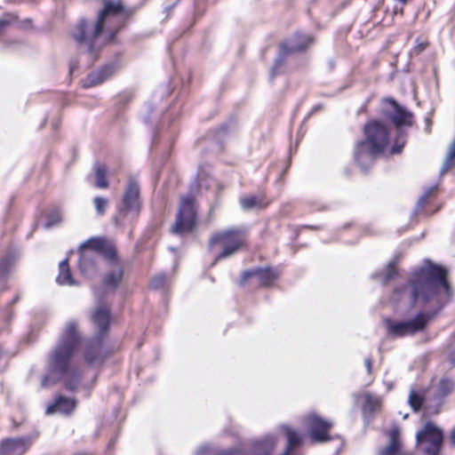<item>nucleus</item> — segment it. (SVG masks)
<instances>
[{
	"label": "nucleus",
	"mask_w": 455,
	"mask_h": 455,
	"mask_svg": "<svg viewBox=\"0 0 455 455\" xmlns=\"http://www.w3.org/2000/svg\"><path fill=\"white\" fill-rule=\"evenodd\" d=\"M239 202L242 209L244 211L263 209L267 205V204L264 203L263 197L258 196L241 197Z\"/></svg>",
	"instance_id": "412c9836"
},
{
	"label": "nucleus",
	"mask_w": 455,
	"mask_h": 455,
	"mask_svg": "<svg viewBox=\"0 0 455 455\" xmlns=\"http://www.w3.org/2000/svg\"><path fill=\"white\" fill-rule=\"evenodd\" d=\"M320 108H321V107H320V106H315V107L312 109V111H311V113H310V114H312L313 112H315V111L319 110Z\"/></svg>",
	"instance_id": "79ce46f5"
},
{
	"label": "nucleus",
	"mask_w": 455,
	"mask_h": 455,
	"mask_svg": "<svg viewBox=\"0 0 455 455\" xmlns=\"http://www.w3.org/2000/svg\"><path fill=\"white\" fill-rule=\"evenodd\" d=\"M283 429L288 439V445L285 448L286 453H291V450L299 446L301 443L300 435L288 426H283Z\"/></svg>",
	"instance_id": "5701e85b"
},
{
	"label": "nucleus",
	"mask_w": 455,
	"mask_h": 455,
	"mask_svg": "<svg viewBox=\"0 0 455 455\" xmlns=\"http://www.w3.org/2000/svg\"><path fill=\"white\" fill-rule=\"evenodd\" d=\"M364 363H365V366H366V369H367V371L369 373L371 372V367H372V363H371V358H366L364 360Z\"/></svg>",
	"instance_id": "e433bc0d"
},
{
	"label": "nucleus",
	"mask_w": 455,
	"mask_h": 455,
	"mask_svg": "<svg viewBox=\"0 0 455 455\" xmlns=\"http://www.w3.org/2000/svg\"><path fill=\"white\" fill-rule=\"evenodd\" d=\"M246 238L245 230L240 228H229L214 234L209 241V246L212 248L220 244L221 251L216 256L212 265L236 253L245 245Z\"/></svg>",
	"instance_id": "0eeeda50"
},
{
	"label": "nucleus",
	"mask_w": 455,
	"mask_h": 455,
	"mask_svg": "<svg viewBox=\"0 0 455 455\" xmlns=\"http://www.w3.org/2000/svg\"><path fill=\"white\" fill-rule=\"evenodd\" d=\"M455 167V140L451 143L443 164L440 170V175H443Z\"/></svg>",
	"instance_id": "393cba45"
},
{
	"label": "nucleus",
	"mask_w": 455,
	"mask_h": 455,
	"mask_svg": "<svg viewBox=\"0 0 455 455\" xmlns=\"http://www.w3.org/2000/svg\"><path fill=\"white\" fill-rule=\"evenodd\" d=\"M196 220L195 201L192 196H182L176 216V220L172 227V232L182 235L193 230Z\"/></svg>",
	"instance_id": "1a4fd4ad"
},
{
	"label": "nucleus",
	"mask_w": 455,
	"mask_h": 455,
	"mask_svg": "<svg viewBox=\"0 0 455 455\" xmlns=\"http://www.w3.org/2000/svg\"><path fill=\"white\" fill-rule=\"evenodd\" d=\"M437 189L436 186L430 187L427 188L423 195L418 200L416 207L414 209V214H418L420 211H422L427 204L428 197L434 194Z\"/></svg>",
	"instance_id": "cd10ccee"
},
{
	"label": "nucleus",
	"mask_w": 455,
	"mask_h": 455,
	"mask_svg": "<svg viewBox=\"0 0 455 455\" xmlns=\"http://www.w3.org/2000/svg\"><path fill=\"white\" fill-rule=\"evenodd\" d=\"M74 455H91V454H89V453H83V452H79V453H76V454H74Z\"/></svg>",
	"instance_id": "a18cd8bd"
},
{
	"label": "nucleus",
	"mask_w": 455,
	"mask_h": 455,
	"mask_svg": "<svg viewBox=\"0 0 455 455\" xmlns=\"http://www.w3.org/2000/svg\"><path fill=\"white\" fill-rule=\"evenodd\" d=\"M305 424L313 442L324 443L331 439L329 435V431L333 426L331 421L324 419L315 413H310L305 418Z\"/></svg>",
	"instance_id": "4468645a"
},
{
	"label": "nucleus",
	"mask_w": 455,
	"mask_h": 455,
	"mask_svg": "<svg viewBox=\"0 0 455 455\" xmlns=\"http://www.w3.org/2000/svg\"><path fill=\"white\" fill-rule=\"evenodd\" d=\"M314 42V38L309 35L296 33L288 41L280 44L278 56L275 60V63L270 71L271 77L278 73V69L284 63L289 54L303 52Z\"/></svg>",
	"instance_id": "9d476101"
},
{
	"label": "nucleus",
	"mask_w": 455,
	"mask_h": 455,
	"mask_svg": "<svg viewBox=\"0 0 455 455\" xmlns=\"http://www.w3.org/2000/svg\"><path fill=\"white\" fill-rule=\"evenodd\" d=\"M20 300V295L19 294H16L15 297L13 298L12 301V304H14L16 302H18Z\"/></svg>",
	"instance_id": "a19ab883"
},
{
	"label": "nucleus",
	"mask_w": 455,
	"mask_h": 455,
	"mask_svg": "<svg viewBox=\"0 0 455 455\" xmlns=\"http://www.w3.org/2000/svg\"><path fill=\"white\" fill-rule=\"evenodd\" d=\"M427 47V43H424V42H422V43L418 44L414 47L413 51H414L416 53H419V52H423Z\"/></svg>",
	"instance_id": "72a5a7b5"
},
{
	"label": "nucleus",
	"mask_w": 455,
	"mask_h": 455,
	"mask_svg": "<svg viewBox=\"0 0 455 455\" xmlns=\"http://www.w3.org/2000/svg\"><path fill=\"white\" fill-rule=\"evenodd\" d=\"M381 399L376 395L366 394L364 396V403L363 405V412L364 417L371 415L380 409Z\"/></svg>",
	"instance_id": "4be33fe9"
},
{
	"label": "nucleus",
	"mask_w": 455,
	"mask_h": 455,
	"mask_svg": "<svg viewBox=\"0 0 455 455\" xmlns=\"http://www.w3.org/2000/svg\"><path fill=\"white\" fill-rule=\"evenodd\" d=\"M404 145V141L402 142L401 145H399L398 143H396L391 149V152L392 154H398L401 152L403 147Z\"/></svg>",
	"instance_id": "c9c22d12"
},
{
	"label": "nucleus",
	"mask_w": 455,
	"mask_h": 455,
	"mask_svg": "<svg viewBox=\"0 0 455 455\" xmlns=\"http://www.w3.org/2000/svg\"><path fill=\"white\" fill-rule=\"evenodd\" d=\"M388 444L383 448L379 455H400L401 451V430L397 425H393L388 431Z\"/></svg>",
	"instance_id": "6ab92c4d"
},
{
	"label": "nucleus",
	"mask_w": 455,
	"mask_h": 455,
	"mask_svg": "<svg viewBox=\"0 0 455 455\" xmlns=\"http://www.w3.org/2000/svg\"><path fill=\"white\" fill-rule=\"evenodd\" d=\"M108 263L111 267V270L104 275L101 285L99 288L94 289V295L97 301L96 307L101 302L109 309V307L104 300V296L107 292H113L116 290L124 276V267L117 258L116 251V259L113 261L108 260Z\"/></svg>",
	"instance_id": "9b49d317"
},
{
	"label": "nucleus",
	"mask_w": 455,
	"mask_h": 455,
	"mask_svg": "<svg viewBox=\"0 0 455 455\" xmlns=\"http://www.w3.org/2000/svg\"><path fill=\"white\" fill-rule=\"evenodd\" d=\"M454 383L450 379H442L437 386L436 395L440 398L448 395L453 389Z\"/></svg>",
	"instance_id": "bb28decb"
},
{
	"label": "nucleus",
	"mask_w": 455,
	"mask_h": 455,
	"mask_svg": "<svg viewBox=\"0 0 455 455\" xmlns=\"http://www.w3.org/2000/svg\"><path fill=\"white\" fill-rule=\"evenodd\" d=\"M76 406V402L74 398L66 396H58L54 403L46 408L45 413L50 415L54 412H60L61 414L71 413Z\"/></svg>",
	"instance_id": "a211bd4d"
},
{
	"label": "nucleus",
	"mask_w": 455,
	"mask_h": 455,
	"mask_svg": "<svg viewBox=\"0 0 455 455\" xmlns=\"http://www.w3.org/2000/svg\"><path fill=\"white\" fill-rule=\"evenodd\" d=\"M363 132L365 140L356 143L354 154L355 162L365 172L386 149L389 142V132L386 125L375 120L364 125Z\"/></svg>",
	"instance_id": "20e7f679"
},
{
	"label": "nucleus",
	"mask_w": 455,
	"mask_h": 455,
	"mask_svg": "<svg viewBox=\"0 0 455 455\" xmlns=\"http://www.w3.org/2000/svg\"><path fill=\"white\" fill-rule=\"evenodd\" d=\"M92 322L98 333L85 347L84 360L89 365L100 364L105 357L103 338L109 329L110 309L100 302L92 314Z\"/></svg>",
	"instance_id": "423d86ee"
},
{
	"label": "nucleus",
	"mask_w": 455,
	"mask_h": 455,
	"mask_svg": "<svg viewBox=\"0 0 455 455\" xmlns=\"http://www.w3.org/2000/svg\"><path fill=\"white\" fill-rule=\"evenodd\" d=\"M165 283V275L163 274L154 276L150 281V287L158 290L164 287Z\"/></svg>",
	"instance_id": "2f4dec72"
},
{
	"label": "nucleus",
	"mask_w": 455,
	"mask_h": 455,
	"mask_svg": "<svg viewBox=\"0 0 455 455\" xmlns=\"http://www.w3.org/2000/svg\"><path fill=\"white\" fill-rule=\"evenodd\" d=\"M396 275V269L394 262H390L387 268L381 274V281L383 283L388 282Z\"/></svg>",
	"instance_id": "7c9ffc66"
},
{
	"label": "nucleus",
	"mask_w": 455,
	"mask_h": 455,
	"mask_svg": "<svg viewBox=\"0 0 455 455\" xmlns=\"http://www.w3.org/2000/svg\"><path fill=\"white\" fill-rule=\"evenodd\" d=\"M256 277L261 286L271 285L278 277L279 272L273 267H257L243 271L241 276V282L243 284L249 278Z\"/></svg>",
	"instance_id": "2eb2a0df"
},
{
	"label": "nucleus",
	"mask_w": 455,
	"mask_h": 455,
	"mask_svg": "<svg viewBox=\"0 0 455 455\" xmlns=\"http://www.w3.org/2000/svg\"><path fill=\"white\" fill-rule=\"evenodd\" d=\"M450 441L453 446H455V427L451 430L450 435Z\"/></svg>",
	"instance_id": "58836bf2"
},
{
	"label": "nucleus",
	"mask_w": 455,
	"mask_h": 455,
	"mask_svg": "<svg viewBox=\"0 0 455 455\" xmlns=\"http://www.w3.org/2000/svg\"><path fill=\"white\" fill-rule=\"evenodd\" d=\"M208 451H209L208 449L201 448V450L199 451L198 454L199 455H204V453H207Z\"/></svg>",
	"instance_id": "ea45409f"
},
{
	"label": "nucleus",
	"mask_w": 455,
	"mask_h": 455,
	"mask_svg": "<svg viewBox=\"0 0 455 455\" xmlns=\"http://www.w3.org/2000/svg\"><path fill=\"white\" fill-rule=\"evenodd\" d=\"M8 22L5 20L0 19V34L3 32Z\"/></svg>",
	"instance_id": "4c0bfd02"
},
{
	"label": "nucleus",
	"mask_w": 455,
	"mask_h": 455,
	"mask_svg": "<svg viewBox=\"0 0 455 455\" xmlns=\"http://www.w3.org/2000/svg\"><path fill=\"white\" fill-rule=\"evenodd\" d=\"M408 416H409V415H408V413L403 414V419H406L408 418Z\"/></svg>",
	"instance_id": "49530a36"
},
{
	"label": "nucleus",
	"mask_w": 455,
	"mask_h": 455,
	"mask_svg": "<svg viewBox=\"0 0 455 455\" xmlns=\"http://www.w3.org/2000/svg\"><path fill=\"white\" fill-rule=\"evenodd\" d=\"M283 455H290V453H286V451H284Z\"/></svg>",
	"instance_id": "de8ad7c7"
},
{
	"label": "nucleus",
	"mask_w": 455,
	"mask_h": 455,
	"mask_svg": "<svg viewBox=\"0 0 455 455\" xmlns=\"http://www.w3.org/2000/svg\"><path fill=\"white\" fill-rule=\"evenodd\" d=\"M398 2L405 4L409 0H397Z\"/></svg>",
	"instance_id": "c03bdc74"
},
{
	"label": "nucleus",
	"mask_w": 455,
	"mask_h": 455,
	"mask_svg": "<svg viewBox=\"0 0 455 455\" xmlns=\"http://www.w3.org/2000/svg\"><path fill=\"white\" fill-rule=\"evenodd\" d=\"M132 12L133 11H125L119 3L106 1L104 8L99 12L97 20L89 22L85 19H81L72 30V36L79 47L84 49L92 60H95L100 48V40L103 31H107L109 34V39L113 40L124 24V17Z\"/></svg>",
	"instance_id": "7ed1b4c3"
},
{
	"label": "nucleus",
	"mask_w": 455,
	"mask_h": 455,
	"mask_svg": "<svg viewBox=\"0 0 455 455\" xmlns=\"http://www.w3.org/2000/svg\"><path fill=\"white\" fill-rule=\"evenodd\" d=\"M409 287L413 303H420L427 312L414 318L392 322L387 320L388 332L395 337L422 331L428 322L451 299L453 292L447 281V270L428 261V265L413 273Z\"/></svg>",
	"instance_id": "f257e3e1"
},
{
	"label": "nucleus",
	"mask_w": 455,
	"mask_h": 455,
	"mask_svg": "<svg viewBox=\"0 0 455 455\" xmlns=\"http://www.w3.org/2000/svg\"><path fill=\"white\" fill-rule=\"evenodd\" d=\"M140 194V188L138 180L129 176L116 217L118 224L123 225L125 220H133L139 216L141 208Z\"/></svg>",
	"instance_id": "6e6552de"
},
{
	"label": "nucleus",
	"mask_w": 455,
	"mask_h": 455,
	"mask_svg": "<svg viewBox=\"0 0 455 455\" xmlns=\"http://www.w3.org/2000/svg\"><path fill=\"white\" fill-rule=\"evenodd\" d=\"M115 71L116 65L113 63L108 64L99 70L92 71L83 80V86L89 88L100 84L111 77Z\"/></svg>",
	"instance_id": "f3484780"
},
{
	"label": "nucleus",
	"mask_w": 455,
	"mask_h": 455,
	"mask_svg": "<svg viewBox=\"0 0 455 455\" xmlns=\"http://www.w3.org/2000/svg\"><path fill=\"white\" fill-rule=\"evenodd\" d=\"M423 402L424 398L422 397V395L416 393L414 390H411L408 397V403L415 412L420 410Z\"/></svg>",
	"instance_id": "c85d7f7f"
},
{
	"label": "nucleus",
	"mask_w": 455,
	"mask_h": 455,
	"mask_svg": "<svg viewBox=\"0 0 455 455\" xmlns=\"http://www.w3.org/2000/svg\"><path fill=\"white\" fill-rule=\"evenodd\" d=\"M59 270H60V273L56 278V281L59 284H61V285H74L75 284V280L72 277L68 259H65L60 262Z\"/></svg>",
	"instance_id": "aec40b11"
},
{
	"label": "nucleus",
	"mask_w": 455,
	"mask_h": 455,
	"mask_svg": "<svg viewBox=\"0 0 455 455\" xmlns=\"http://www.w3.org/2000/svg\"><path fill=\"white\" fill-rule=\"evenodd\" d=\"M16 259V253L12 250H9L4 257L0 261V277L4 276L11 269V267L14 263Z\"/></svg>",
	"instance_id": "a878e982"
},
{
	"label": "nucleus",
	"mask_w": 455,
	"mask_h": 455,
	"mask_svg": "<svg viewBox=\"0 0 455 455\" xmlns=\"http://www.w3.org/2000/svg\"><path fill=\"white\" fill-rule=\"evenodd\" d=\"M216 455H243L242 452L238 451L229 450V451H221L218 452Z\"/></svg>",
	"instance_id": "f704fd0d"
},
{
	"label": "nucleus",
	"mask_w": 455,
	"mask_h": 455,
	"mask_svg": "<svg viewBox=\"0 0 455 455\" xmlns=\"http://www.w3.org/2000/svg\"><path fill=\"white\" fill-rule=\"evenodd\" d=\"M81 341L82 336L77 322L69 320L60 332L48 361L51 372L58 374L59 377L57 379L52 380L49 375L44 376L41 383L43 387L53 385L64 376L66 377L64 385L67 389L75 390L79 386L82 374L72 363V358L78 350Z\"/></svg>",
	"instance_id": "f03ea898"
},
{
	"label": "nucleus",
	"mask_w": 455,
	"mask_h": 455,
	"mask_svg": "<svg viewBox=\"0 0 455 455\" xmlns=\"http://www.w3.org/2000/svg\"><path fill=\"white\" fill-rule=\"evenodd\" d=\"M427 126H429V124H430V121L429 119H427ZM427 132H429V127H427Z\"/></svg>",
	"instance_id": "37998d69"
},
{
	"label": "nucleus",
	"mask_w": 455,
	"mask_h": 455,
	"mask_svg": "<svg viewBox=\"0 0 455 455\" xmlns=\"http://www.w3.org/2000/svg\"><path fill=\"white\" fill-rule=\"evenodd\" d=\"M93 204L98 214L102 215L108 204V201L105 197L96 196L93 199Z\"/></svg>",
	"instance_id": "c756f323"
},
{
	"label": "nucleus",
	"mask_w": 455,
	"mask_h": 455,
	"mask_svg": "<svg viewBox=\"0 0 455 455\" xmlns=\"http://www.w3.org/2000/svg\"><path fill=\"white\" fill-rule=\"evenodd\" d=\"M386 106L383 108V115L390 121L400 132L403 126H411L413 124V114L400 106L394 99L387 98L384 100Z\"/></svg>",
	"instance_id": "ddd939ff"
},
{
	"label": "nucleus",
	"mask_w": 455,
	"mask_h": 455,
	"mask_svg": "<svg viewBox=\"0 0 455 455\" xmlns=\"http://www.w3.org/2000/svg\"><path fill=\"white\" fill-rule=\"evenodd\" d=\"M78 267L84 275H92L97 270V256H102L107 261L116 259L114 243L104 237H91L79 247Z\"/></svg>",
	"instance_id": "39448f33"
},
{
	"label": "nucleus",
	"mask_w": 455,
	"mask_h": 455,
	"mask_svg": "<svg viewBox=\"0 0 455 455\" xmlns=\"http://www.w3.org/2000/svg\"><path fill=\"white\" fill-rule=\"evenodd\" d=\"M30 445L28 438H9L2 442L0 455H23Z\"/></svg>",
	"instance_id": "dca6fc26"
},
{
	"label": "nucleus",
	"mask_w": 455,
	"mask_h": 455,
	"mask_svg": "<svg viewBox=\"0 0 455 455\" xmlns=\"http://www.w3.org/2000/svg\"><path fill=\"white\" fill-rule=\"evenodd\" d=\"M60 220V215L58 212H52L48 216V221L46 223V228H51L57 223H59Z\"/></svg>",
	"instance_id": "473e14b6"
},
{
	"label": "nucleus",
	"mask_w": 455,
	"mask_h": 455,
	"mask_svg": "<svg viewBox=\"0 0 455 455\" xmlns=\"http://www.w3.org/2000/svg\"><path fill=\"white\" fill-rule=\"evenodd\" d=\"M94 173L96 178V187L99 188H107L108 187V182L107 180V168L102 164H95Z\"/></svg>",
	"instance_id": "b1692460"
},
{
	"label": "nucleus",
	"mask_w": 455,
	"mask_h": 455,
	"mask_svg": "<svg viewBox=\"0 0 455 455\" xmlns=\"http://www.w3.org/2000/svg\"><path fill=\"white\" fill-rule=\"evenodd\" d=\"M443 433L441 428L429 421L425 424L423 428L417 433V444L425 443L423 448L425 455H439L443 446Z\"/></svg>",
	"instance_id": "f8f14e48"
}]
</instances>
